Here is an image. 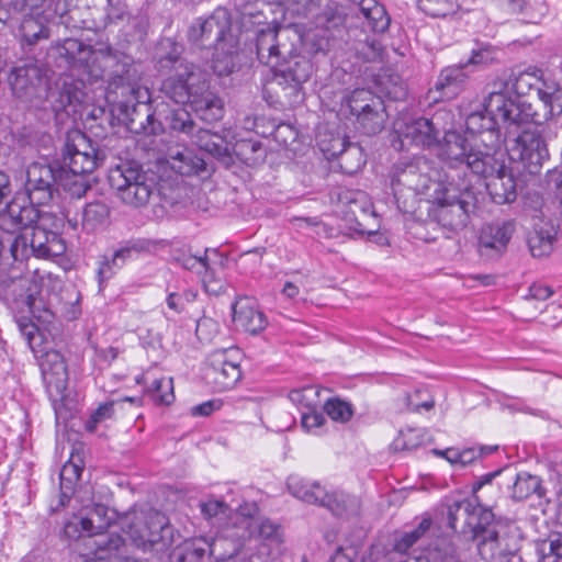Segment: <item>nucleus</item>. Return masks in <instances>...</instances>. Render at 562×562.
<instances>
[{"label":"nucleus","instance_id":"5701e85b","mask_svg":"<svg viewBox=\"0 0 562 562\" xmlns=\"http://www.w3.org/2000/svg\"><path fill=\"white\" fill-rule=\"evenodd\" d=\"M443 142L439 145V157L446 161L451 168H457L459 165L463 167L462 173L465 176V170H471L468 166V157L473 153H482L481 150L469 149L467 139L456 131H449L446 127Z\"/></svg>","mask_w":562,"mask_h":562},{"label":"nucleus","instance_id":"f257e3e1","mask_svg":"<svg viewBox=\"0 0 562 562\" xmlns=\"http://www.w3.org/2000/svg\"><path fill=\"white\" fill-rule=\"evenodd\" d=\"M59 57L66 59L82 82L94 83L106 80L111 89H121L122 95H131L133 105L128 128L136 134L159 135L164 132L161 122L156 120L150 106L139 99L147 95L139 85L140 74L132 56L102 45L94 49L76 38H66L56 46Z\"/></svg>","mask_w":562,"mask_h":562},{"label":"nucleus","instance_id":"b1692460","mask_svg":"<svg viewBox=\"0 0 562 562\" xmlns=\"http://www.w3.org/2000/svg\"><path fill=\"white\" fill-rule=\"evenodd\" d=\"M233 321L238 328L252 335L267 326L265 314L258 308L257 302L248 296L239 297L234 303Z\"/></svg>","mask_w":562,"mask_h":562},{"label":"nucleus","instance_id":"37998d69","mask_svg":"<svg viewBox=\"0 0 562 562\" xmlns=\"http://www.w3.org/2000/svg\"><path fill=\"white\" fill-rule=\"evenodd\" d=\"M555 233L551 229L539 228L528 238V246L533 257L541 258L550 255L553 250Z\"/></svg>","mask_w":562,"mask_h":562},{"label":"nucleus","instance_id":"6ab92c4d","mask_svg":"<svg viewBox=\"0 0 562 562\" xmlns=\"http://www.w3.org/2000/svg\"><path fill=\"white\" fill-rule=\"evenodd\" d=\"M43 69L35 59H21L12 67L8 82L12 93L21 100H31L42 83Z\"/></svg>","mask_w":562,"mask_h":562},{"label":"nucleus","instance_id":"423d86ee","mask_svg":"<svg viewBox=\"0 0 562 562\" xmlns=\"http://www.w3.org/2000/svg\"><path fill=\"white\" fill-rule=\"evenodd\" d=\"M126 532L132 542L144 552H164L175 542V529L169 518L156 509L136 513Z\"/></svg>","mask_w":562,"mask_h":562},{"label":"nucleus","instance_id":"bb28decb","mask_svg":"<svg viewBox=\"0 0 562 562\" xmlns=\"http://www.w3.org/2000/svg\"><path fill=\"white\" fill-rule=\"evenodd\" d=\"M138 384H145L146 395L157 405H170L175 401L173 379L160 374L154 375L151 372L142 374L136 379Z\"/></svg>","mask_w":562,"mask_h":562},{"label":"nucleus","instance_id":"393cba45","mask_svg":"<svg viewBox=\"0 0 562 562\" xmlns=\"http://www.w3.org/2000/svg\"><path fill=\"white\" fill-rule=\"evenodd\" d=\"M90 0H80V3L68 9L65 13L60 14L61 23L68 29L72 30H98V24H101L102 20L97 14V5Z\"/></svg>","mask_w":562,"mask_h":562},{"label":"nucleus","instance_id":"72a5a7b5","mask_svg":"<svg viewBox=\"0 0 562 562\" xmlns=\"http://www.w3.org/2000/svg\"><path fill=\"white\" fill-rule=\"evenodd\" d=\"M213 70L218 76L231 75L237 66V49L234 36L214 47Z\"/></svg>","mask_w":562,"mask_h":562},{"label":"nucleus","instance_id":"c85d7f7f","mask_svg":"<svg viewBox=\"0 0 562 562\" xmlns=\"http://www.w3.org/2000/svg\"><path fill=\"white\" fill-rule=\"evenodd\" d=\"M286 486L289 492L302 502L318 506L324 502L326 488L316 481L292 474L286 480Z\"/></svg>","mask_w":562,"mask_h":562},{"label":"nucleus","instance_id":"6e6552de","mask_svg":"<svg viewBox=\"0 0 562 562\" xmlns=\"http://www.w3.org/2000/svg\"><path fill=\"white\" fill-rule=\"evenodd\" d=\"M492 150L471 154L468 157V166L472 173L488 179L485 187L495 203H512L517 198L515 178L504 165L497 167Z\"/></svg>","mask_w":562,"mask_h":562},{"label":"nucleus","instance_id":"7ed1b4c3","mask_svg":"<svg viewBox=\"0 0 562 562\" xmlns=\"http://www.w3.org/2000/svg\"><path fill=\"white\" fill-rule=\"evenodd\" d=\"M300 30L296 26H270L256 32L255 49L260 64L274 69L278 85L289 97V103L303 100V85L311 78L314 67L308 55L299 47Z\"/></svg>","mask_w":562,"mask_h":562},{"label":"nucleus","instance_id":"a878e982","mask_svg":"<svg viewBox=\"0 0 562 562\" xmlns=\"http://www.w3.org/2000/svg\"><path fill=\"white\" fill-rule=\"evenodd\" d=\"M206 254L207 249L203 256L183 254L177 258V261L181 267L200 277L206 292L218 294L223 290V284L220 280H215L214 272Z\"/></svg>","mask_w":562,"mask_h":562},{"label":"nucleus","instance_id":"4d7b16f0","mask_svg":"<svg viewBox=\"0 0 562 562\" xmlns=\"http://www.w3.org/2000/svg\"><path fill=\"white\" fill-rule=\"evenodd\" d=\"M422 10L434 18H445L457 11L456 0H419Z\"/></svg>","mask_w":562,"mask_h":562},{"label":"nucleus","instance_id":"4c0bfd02","mask_svg":"<svg viewBox=\"0 0 562 562\" xmlns=\"http://www.w3.org/2000/svg\"><path fill=\"white\" fill-rule=\"evenodd\" d=\"M359 10L373 32H384L389 29L390 16L376 0H360Z\"/></svg>","mask_w":562,"mask_h":562},{"label":"nucleus","instance_id":"338daca9","mask_svg":"<svg viewBox=\"0 0 562 562\" xmlns=\"http://www.w3.org/2000/svg\"><path fill=\"white\" fill-rule=\"evenodd\" d=\"M357 52L366 61H375L381 58L383 47L379 41L367 38L366 42L357 48Z\"/></svg>","mask_w":562,"mask_h":562},{"label":"nucleus","instance_id":"69168bd1","mask_svg":"<svg viewBox=\"0 0 562 562\" xmlns=\"http://www.w3.org/2000/svg\"><path fill=\"white\" fill-rule=\"evenodd\" d=\"M325 420L323 413L318 412L317 408L303 411L301 414V425L308 432L316 431L324 425Z\"/></svg>","mask_w":562,"mask_h":562},{"label":"nucleus","instance_id":"3c124183","mask_svg":"<svg viewBox=\"0 0 562 562\" xmlns=\"http://www.w3.org/2000/svg\"><path fill=\"white\" fill-rule=\"evenodd\" d=\"M537 551L541 562H555L562 559V535L557 533L537 544Z\"/></svg>","mask_w":562,"mask_h":562},{"label":"nucleus","instance_id":"a18cd8bd","mask_svg":"<svg viewBox=\"0 0 562 562\" xmlns=\"http://www.w3.org/2000/svg\"><path fill=\"white\" fill-rule=\"evenodd\" d=\"M476 516V508L470 499L453 501L447 505V517L449 527L456 529L460 517H464L469 526H474L473 518Z\"/></svg>","mask_w":562,"mask_h":562},{"label":"nucleus","instance_id":"8fccbe9b","mask_svg":"<svg viewBox=\"0 0 562 562\" xmlns=\"http://www.w3.org/2000/svg\"><path fill=\"white\" fill-rule=\"evenodd\" d=\"M82 473V467L76 462L69 460L66 462L60 470V490H61V504L64 499L69 498L72 494L75 483L80 479Z\"/></svg>","mask_w":562,"mask_h":562},{"label":"nucleus","instance_id":"dca6fc26","mask_svg":"<svg viewBox=\"0 0 562 562\" xmlns=\"http://www.w3.org/2000/svg\"><path fill=\"white\" fill-rule=\"evenodd\" d=\"M106 508L103 505H95L87 518L93 519L95 538L88 539L86 546L91 549L92 557L88 562L103 561L111 559L124 544V539L117 533H103V529L109 525L103 517Z\"/></svg>","mask_w":562,"mask_h":562},{"label":"nucleus","instance_id":"1a4fd4ad","mask_svg":"<svg viewBox=\"0 0 562 562\" xmlns=\"http://www.w3.org/2000/svg\"><path fill=\"white\" fill-rule=\"evenodd\" d=\"M183 75H187L184 89L192 94L190 101L187 102L192 111L206 123L222 120L224 102L215 92L210 90V86L200 68L188 61V65H184Z\"/></svg>","mask_w":562,"mask_h":562},{"label":"nucleus","instance_id":"09e8293b","mask_svg":"<svg viewBox=\"0 0 562 562\" xmlns=\"http://www.w3.org/2000/svg\"><path fill=\"white\" fill-rule=\"evenodd\" d=\"M171 158L173 160L171 165L172 169L180 175L187 176L198 173L204 169L203 159L198 158L191 151H177V154L171 156Z\"/></svg>","mask_w":562,"mask_h":562},{"label":"nucleus","instance_id":"20e7f679","mask_svg":"<svg viewBox=\"0 0 562 562\" xmlns=\"http://www.w3.org/2000/svg\"><path fill=\"white\" fill-rule=\"evenodd\" d=\"M502 474L494 471L482 475L473 484V497L477 503L479 514L472 528L473 540L479 554L485 561H493L516 553L524 539L521 528L510 519H495L492 506L499 496V485L492 481Z\"/></svg>","mask_w":562,"mask_h":562},{"label":"nucleus","instance_id":"2f4dec72","mask_svg":"<svg viewBox=\"0 0 562 562\" xmlns=\"http://www.w3.org/2000/svg\"><path fill=\"white\" fill-rule=\"evenodd\" d=\"M36 203L29 202L22 198H15L7 205L5 216L16 228H26L36 223L40 212Z\"/></svg>","mask_w":562,"mask_h":562},{"label":"nucleus","instance_id":"a211bd4d","mask_svg":"<svg viewBox=\"0 0 562 562\" xmlns=\"http://www.w3.org/2000/svg\"><path fill=\"white\" fill-rule=\"evenodd\" d=\"M158 64L161 69H171L175 71L164 80L161 91L173 102L187 104V102L190 101V97H192V94L184 89L187 75H183V72L184 65H188V61L180 56L178 46L175 45L169 54L161 56Z\"/></svg>","mask_w":562,"mask_h":562},{"label":"nucleus","instance_id":"e2e57ef3","mask_svg":"<svg viewBox=\"0 0 562 562\" xmlns=\"http://www.w3.org/2000/svg\"><path fill=\"white\" fill-rule=\"evenodd\" d=\"M113 414H114V403L113 402H106V403L101 404L90 415L89 419L86 423V429L90 432H93L100 423L112 418Z\"/></svg>","mask_w":562,"mask_h":562},{"label":"nucleus","instance_id":"4be33fe9","mask_svg":"<svg viewBox=\"0 0 562 562\" xmlns=\"http://www.w3.org/2000/svg\"><path fill=\"white\" fill-rule=\"evenodd\" d=\"M514 232V221L484 225L479 236L480 252L486 256L502 254L506 249Z\"/></svg>","mask_w":562,"mask_h":562},{"label":"nucleus","instance_id":"a19ab883","mask_svg":"<svg viewBox=\"0 0 562 562\" xmlns=\"http://www.w3.org/2000/svg\"><path fill=\"white\" fill-rule=\"evenodd\" d=\"M538 98L543 105L542 119L544 121L562 113V88L546 85L538 89Z\"/></svg>","mask_w":562,"mask_h":562},{"label":"nucleus","instance_id":"58836bf2","mask_svg":"<svg viewBox=\"0 0 562 562\" xmlns=\"http://www.w3.org/2000/svg\"><path fill=\"white\" fill-rule=\"evenodd\" d=\"M191 142L200 149L216 158H224L228 154L225 139L222 136L211 133L209 130L202 127H199L191 138Z\"/></svg>","mask_w":562,"mask_h":562},{"label":"nucleus","instance_id":"603ef678","mask_svg":"<svg viewBox=\"0 0 562 562\" xmlns=\"http://www.w3.org/2000/svg\"><path fill=\"white\" fill-rule=\"evenodd\" d=\"M169 125L172 131L184 134L190 139L199 130L198 124L186 110L173 111L170 115Z\"/></svg>","mask_w":562,"mask_h":562},{"label":"nucleus","instance_id":"49530a36","mask_svg":"<svg viewBox=\"0 0 562 562\" xmlns=\"http://www.w3.org/2000/svg\"><path fill=\"white\" fill-rule=\"evenodd\" d=\"M85 177L86 175H72L66 168L60 167L58 168V187H61L72 196L81 198L90 188Z\"/></svg>","mask_w":562,"mask_h":562},{"label":"nucleus","instance_id":"de8ad7c7","mask_svg":"<svg viewBox=\"0 0 562 562\" xmlns=\"http://www.w3.org/2000/svg\"><path fill=\"white\" fill-rule=\"evenodd\" d=\"M289 400L300 409H302V412L318 408L321 404L319 389L308 385L302 389L292 390L289 393Z\"/></svg>","mask_w":562,"mask_h":562},{"label":"nucleus","instance_id":"79ce46f5","mask_svg":"<svg viewBox=\"0 0 562 562\" xmlns=\"http://www.w3.org/2000/svg\"><path fill=\"white\" fill-rule=\"evenodd\" d=\"M110 215L108 205L97 201L88 203L82 212V227L87 232H93L106 223Z\"/></svg>","mask_w":562,"mask_h":562},{"label":"nucleus","instance_id":"473e14b6","mask_svg":"<svg viewBox=\"0 0 562 562\" xmlns=\"http://www.w3.org/2000/svg\"><path fill=\"white\" fill-rule=\"evenodd\" d=\"M546 494L547 490L542 485V480L539 476L528 472H520L515 475L510 495L514 501H525L532 495L542 498Z\"/></svg>","mask_w":562,"mask_h":562},{"label":"nucleus","instance_id":"2eb2a0df","mask_svg":"<svg viewBox=\"0 0 562 562\" xmlns=\"http://www.w3.org/2000/svg\"><path fill=\"white\" fill-rule=\"evenodd\" d=\"M58 184V169L41 162H33L27 167L25 191L32 203L47 204L57 192Z\"/></svg>","mask_w":562,"mask_h":562},{"label":"nucleus","instance_id":"680f3d73","mask_svg":"<svg viewBox=\"0 0 562 562\" xmlns=\"http://www.w3.org/2000/svg\"><path fill=\"white\" fill-rule=\"evenodd\" d=\"M150 244L151 243L149 240L145 239L128 241L124 247L115 250L112 257L115 258L119 262H122L123 267L133 254H138L140 251L148 250Z\"/></svg>","mask_w":562,"mask_h":562},{"label":"nucleus","instance_id":"ddd939ff","mask_svg":"<svg viewBox=\"0 0 562 562\" xmlns=\"http://www.w3.org/2000/svg\"><path fill=\"white\" fill-rule=\"evenodd\" d=\"M232 19L229 12L224 8H217L205 18L196 19L188 30V38L194 44L203 47L216 46L231 40Z\"/></svg>","mask_w":562,"mask_h":562},{"label":"nucleus","instance_id":"f03ea898","mask_svg":"<svg viewBox=\"0 0 562 562\" xmlns=\"http://www.w3.org/2000/svg\"><path fill=\"white\" fill-rule=\"evenodd\" d=\"M525 74H513L508 81L495 83V88L487 93L482 103V109L467 115L465 128L473 136L479 137L480 144L486 149H496L501 146V127L506 133L516 132L519 127L530 122L541 124L540 115L530 103L514 98L504 92L510 83L516 93H524L521 82Z\"/></svg>","mask_w":562,"mask_h":562},{"label":"nucleus","instance_id":"0eeeda50","mask_svg":"<svg viewBox=\"0 0 562 562\" xmlns=\"http://www.w3.org/2000/svg\"><path fill=\"white\" fill-rule=\"evenodd\" d=\"M109 182L117 198L134 207L146 205L157 190L155 177L135 161H125L112 168Z\"/></svg>","mask_w":562,"mask_h":562},{"label":"nucleus","instance_id":"ea45409f","mask_svg":"<svg viewBox=\"0 0 562 562\" xmlns=\"http://www.w3.org/2000/svg\"><path fill=\"white\" fill-rule=\"evenodd\" d=\"M382 99L371 90L356 89L346 97L342 108L347 109L349 114L356 117L360 113L366 112V110H370L376 104L379 105Z\"/></svg>","mask_w":562,"mask_h":562},{"label":"nucleus","instance_id":"5fc2aeb1","mask_svg":"<svg viewBox=\"0 0 562 562\" xmlns=\"http://www.w3.org/2000/svg\"><path fill=\"white\" fill-rule=\"evenodd\" d=\"M324 411L333 420L339 423H347L353 416L351 403L337 397L329 398L324 405Z\"/></svg>","mask_w":562,"mask_h":562},{"label":"nucleus","instance_id":"cd10ccee","mask_svg":"<svg viewBox=\"0 0 562 562\" xmlns=\"http://www.w3.org/2000/svg\"><path fill=\"white\" fill-rule=\"evenodd\" d=\"M333 32L328 26L317 25L314 29L300 31L299 47L308 56L325 55L331 45Z\"/></svg>","mask_w":562,"mask_h":562},{"label":"nucleus","instance_id":"aec40b11","mask_svg":"<svg viewBox=\"0 0 562 562\" xmlns=\"http://www.w3.org/2000/svg\"><path fill=\"white\" fill-rule=\"evenodd\" d=\"M234 350H215L209 357L207 376L220 391L233 389L241 379L239 362L233 358Z\"/></svg>","mask_w":562,"mask_h":562},{"label":"nucleus","instance_id":"4468645a","mask_svg":"<svg viewBox=\"0 0 562 562\" xmlns=\"http://www.w3.org/2000/svg\"><path fill=\"white\" fill-rule=\"evenodd\" d=\"M47 0H10V8L15 13L24 15L21 22V36L23 44L33 46L42 40L49 37V31L44 16L38 12Z\"/></svg>","mask_w":562,"mask_h":562},{"label":"nucleus","instance_id":"9b49d317","mask_svg":"<svg viewBox=\"0 0 562 562\" xmlns=\"http://www.w3.org/2000/svg\"><path fill=\"white\" fill-rule=\"evenodd\" d=\"M104 160L101 153L80 131H72L67 134L63 167L72 175H89Z\"/></svg>","mask_w":562,"mask_h":562},{"label":"nucleus","instance_id":"7c9ffc66","mask_svg":"<svg viewBox=\"0 0 562 562\" xmlns=\"http://www.w3.org/2000/svg\"><path fill=\"white\" fill-rule=\"evenodd\" d=\"M432 526V520L424 516L416 526L395 535L393 550L401 554L408 553L414 546H420Z\"/></svg>","mask_w":562,"mask_h":562},{"label":"nucleus","instance_id":"864d4df0","mask_svg":"<svg viewBox=\"0 0 562 562\" xmlns=\"http://www.w3.org/2000/svg\"><path fill=\"white\" fill-rule=\"evenodd\" d=\"M268 4L262 0L245 1L238 4V11L243 16L244 23L267 24V18L263 15L262 9Z\"/></svg>","mask_w":562,"mask_h":562},{"label":"nucleus","instance_id":"0e129e2a","mask_svg":"<svg viewBox=\"0 0 562 562\" xmlns=\"http://www.w3.org/2000/svg\"><path fill=\"white\" fill-rule=\"evenodd\" d=\"M415 429H407L400 431L398 436L394 439L392 446L396 451L413 450L419 446L420 440Z\"/></svg>","mask_w":562,"mask_h":562},{"label":"nucleus","instance_id":"bf43d9fd","mask_svg":"<svg viewBox=\"0 0 562 562\" xmlns=\"http://www.w3.org/2000/svg\"><path fill=\"white\" fill-rule=\"evenodd\" d=\"M9 256L14 261H22L29 257L31 252L30 239L24 235L7 238Z\"/></svg>","mask_w":562,"mask_h":562},{"label":"nucleus","instance_id":"f704fd0d","mask_svg":"<svg viewBox=\"0 0 562 562\" xmlns=\"http://www.w3.org/2000/svg\"><path fill=\"white\" fill-rule=\"evenodd\" d=\"M97 5V14L102 22L98 24V30L105 29L110 24H116L130 16L127 5L122 0H91Z\"/></svg>","mask_w":562,"mask_h":562},{"label":"nucleus","instance_id":"f3484780","mask_svg":"<svg viewBox=\"0 0 562 562\" xmlns=\"http://www.w3.org/2000/svg\"><path fill=\"white\" fill-rule=\"evenodd\" d=\"M40 368L50 401L63 400L68 384V371L63 355L57 350L44 352L40 358Z\"/></svg>","mask_w":562,"mask_h":562},{"label":"nucleus","instance_id":"052dcab7","mask_svg":"<svg viewBox=\"0 0 562 562\" xmlns=\"http://www.w3.org/2000/svg\"><path fill=\"white\" fill-rule=\"evenodd\" d=\"M122 268V262H119L113 257H102L99 261V267L97 270V277L100 289L104 286V284L113 278L116 272Z\"/></svg>","mask_w":562,"mask_h":562},{"label":"nucleus","instance_id":"f8f14e48","mask_svg":"<svg viewBox=\"0 0 562 562\" xmlns=\"http://www.w3.org/2000/svg\"><path fill=\"white\" fill-rule=\"evenodd\" d=\"M507 153L510 160L521 162L529 173H537L549 158L547 144L536 130H525L508 142Z\"/></svg>","mask_w":562,"mask_h":562},{"label":"nucleus","instance_id":"412c9836","mask_svg":"<svg viewBox=\"0 0 562 562\" xmlns=\"http://www.w3.org/2000/svg\"><path fill=\"white\" fill-rule=\"evenodd\" d=\"M467 65H454L442 69L434 88L427 93L429 102L438 103L457 98L469 79V74L465 71Z\"/></svg>","mask_w":562,"mask_h":562},{"label":"nucleus","instance_id":"c03bdc74","mask_svg":"<svg viewBox=\"0 0 562 562\" xmlns=\"http://www.w3.org/2000/svg\"><path fill=\"white\" fill-rule=\"evenodd\" d=\"M31 252L36 257H49L56 251L53 249V243L57 239L54 233H49L40 226H35L29 238Z\"/></svg>","mask_w":562,"mask_h":562},{"label":"nucleus","instance_id":"13d9d810","mask_svg":"<svg viewBox=\"0 0 562 562\" xmlns=\"http://www.w3.org/2000/svg\"><path fill=\"white\" fill-rule=\"evenodd\" d=\"M64 532L70 539L81 538L85 533H87L90 539L94 536L93 519L76 517L74 520L65 524Z\"/></svg>","mask_w":562,"mask_h":562},{"label":"nucleus","instance_id":"e433bc0d","mask_svg":"<svg viewBox=\"0 0 562 562\" xmlns=\"http://www.w3.org/2000/svg\"><path fill=\"white\" fill-rule=\"evenodd\" d=\"M321 506L341 518L357 514L359 507L356 497L342 492L328 493L327 491L325 492L324 502L321 503Z\"/></svg>","mask_w":562,"mask_h":562},{"label":"nucleus","instance_id":"c9c22d12","mask_svg":"<svg viewBox=\"0 0 562 562\" xmlns=\"http://www.w3.org/2000/svg\"><path fill=\"white\" fill-rule=\"evenodd\" d=\"M386 122V113L383 101L374 105L370 110L360 113L355 117V126L358 131L366 135H374L380 133Z\"/></svg>","mask_w":562,"mask_h":562},{"label":"nucleus","instance_id":"6e6d98bb","mask_svg":"<svg viewBox=\"0 0 562 562\" xmlns=\"http://www.w3.org/2000/svg\"><path fill=\"white\" fill-rule=\"evenodd\" d=\"M250 532L256 537L268 540L271 542H281V529L280 526L271 521L270 519H261L252 521L250 525Z\"/></svg>","mask_w":562,"mask_h":562},{"label":"nucleus","instance_id":"c756f323","mask_svg":"<svg viewBox=\"0 0 562 562\" xmlns=\"http://www.w3.org/2000/svg\"><path fill=\"white\" fill-rule=\"evenodd\" d=\"M335 142L337 143L339 150H331L330 158H339V166L345 173L352 175L364 166L366 158L360 146L340 137Z\"/></svg>","mask_w":562,"mask_h":562},{"label":"nucleus","instance_id":"39448f33","mask_svg":"<svg viewBox=\"0 0 562 562\" xmlns=\"http://www.w3.org/2000/svg\"><path fill=\"white\" fill-rule=\"evenodd\" d=\"M457 177L460 172L456 169ZM476 198L465 178L456 182V175H447L446 180L438 183L434 190V200L428 215L448 234L462 231L474 212Z\"/></svg>","mask_w":562,"mask_h":562},{"label":"nucleus","instance_id":"774afa93","mask_svg":"<svg viewBox=\"0 0 562 562\" xmlns=\"http://www.w3.org/2000/svg\"><path fill=\"white\" fill-rule=\"evenodd\" d=\"M357 554L358 552L355 547H339L328 562H355Z\"/></svg>","mask_w":562,"mask_h":562},{"label":"nucleus","instance_id":"9d476101","mask_svg":"<svg viewBox=\"0 0 562 562\" xmlns=\"http://www.w3.org/2000/svg\"><path fill=\"white\" fill-rule=\"evenodd\" d=\"M449 119L452 114L448 111H438L431 119L427 117H400L393 126L401 143V149L405 145H416L420 147H431L438 143L441 131H446V124L442 121Z\"/></svg>","mask_w":562,"mask_h":562}]
</instances>
